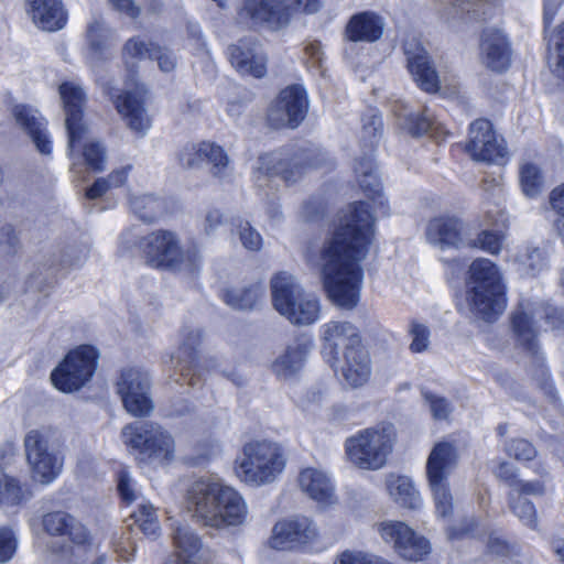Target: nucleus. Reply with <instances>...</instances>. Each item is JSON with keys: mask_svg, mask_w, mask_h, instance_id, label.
I'll return each instance as SVG.
<instances>
[{"mask_svg": "<svg viewBox=\"0 0 564 564\" xmlns=\"http://www.w3.org/2000/svg\"><path fill=\"white\" fill-rule=\"evenodd\" d=\"M319 332L322 352L328 364L339 361L340 351L362 345L359 329L348 321H329L321 326Z\"/></svg>", "mask_w": 564, "mask_h": 564, "instance_id": "16", "label": "nucleus"}, {"mask_svg": "<svg viewBox=\"0 0 564 564\" xmlns=\"http://www.w3.org/2000/svg\"><path fill=\"white\" fill-rule=\"evenodd\" d=\"M305 173L299 160H289L282 152L261 155L253 170V180L259 187L268 184L273 177L280 176L286 184L297 182Z\"/></svg>", "mask_w": 564, "mask_h": 564, "instance_id": "20", "label": "nucleus"}, {"mask_svg": "<svg viewBox=\"0 0 564 564\" xmlns=\"http://www.w3.org/2000/svg\"><path fill=\"white\" fill-rule=\"evenodd\" d=\"M307 108L305 89L299 85L286 87L269 108V123L273 128H295L304 119Z\"/></svg>", "mask_w": 564, "mask_h": 564, "instance_id": "15", "label": "nucleus"}, {"mask_svg": "<svg viewBox=\"0 0 564 564\" xmlns=\"http://www.w3.org/2000/svg\"><path fill=\"white\" fill-rule=\"evenodd\" d=\"M17 550V538L12 530L0 528V563L10 561Z\"/></svg>", "mask_w": 564, "mask_h": 564, "instance_id": "61", "label": "nucleus"}, {"mask_svg": "<svg viewBox=\"0 0 564 564\" xmlns=\"http://www.w3.org/2000/svg\"><path fill=\"white\" fill-rule=\"evenodd\" d=\"M372 528L373 531L381 539V541L384 544L390 545L394 552L401 545L402 541L405 538V534L411 529V527L408 523L400 520L391 519L378 521L373 524Z\"/></svg>", "mask_w": 564, "mask_h": 564, "instance_id": "43", "label": "nucleus"}, {"mask_svg": "<svg viewBox=\"0 0 564 564\" xmlns=\"http://www.w3.org/2000/svg\"><path fill=\"white\" fill-rule=\"evenodd\" d=\"M518 182L521 193L529 199L538 198L545 188V175L541 167L531 161L519 164Z\"/></svg>", "mask_w": 564, "mask_h": 564, "instance_id": "40", "label": "nucleus"}, {"mask_svg": "<svg viewBox=\"0 0 564 564\" xmlns=\"http://www.w3.org/2000/svg\"><path fill=\"white\" fill-rule=\"evenodd\" d=\"M58 93L65 111V127L69 137V148L72 149L87 131L83 113L86 93L76 80L62 83Z\"/></svg>", "mask_w": 564, "mask_h": 564, "instance_id": "17", "label": "nucleus"}, {"mask_svg": "<svg viewBox=\"0 0 564 564\" xmlns=\"http://www.w3.org/2000/svg\"><path fill=\"white\" fill-rule=\"evenodd\" d=\"M149 57L158 63L163 73H171L177 66L176 55L167 47L145 42L141 37L130 39L123 47V58L127 63Z\"/></svg>", "mask_w": 564, "mask_h": 564, "instance_id": "26", "label": "nucleus"}, {"mask_svg": "<svg viewBox=\"0 0 564 564\" xmlns=\"http://www.w3.org/2000/svg\"><path fill=\"white\" fill-rule=\"evenodd\" d=\"M507 261L521 275H535L546 268L543 252L528 245L509 250Z\"/></svg>", "mask_w": 564, "mask_h": 564, "instance_id": "35", "label": "nucleus"}, {"mask_svg": "<svg viewBox=\"0 0 564 564\" xmlns=\"http://www.w3.org/2000/svg\"><path fill=\"white\" fill-rule=\"evenodd\" d=\"M122 442L140 451L150 463L169 466L176 458V445L170 431L152 422H134L121 432Z\"/></svg>", "mask_w": 564, "mask_h": 564, "instance_id": "8", "label": "nucleus"}, {"mask_svg": "<svg viewBox=\"0 0 564 564\" xmlns=\"http://www.w3.org/2000/svg\"><path fill=\"white\" fill-rule=\"evenodd\" d=\"M147 261L155 268H165L188 274L200 268L202 256L198 248L183 250L175 234L159 230L147 236L142 243Z\"/></svg>", "mask_w": 564, "mask_h": 564, "instance_id": "7", "label": "nucleus"}, {"mask_svg": "<svg viewBox=\"0 0 564 564\" xmlns=\"http://www.w3.org/2000/svg\"><path fill=\"white\" fill-rule=\"evenodd\" d=\"M231 65L242 75L262 77L267 72L265 57L254 41H241L228 48Z\"/></svg>", "mask_w": 564, "mask_h": 564, "instance_id": "29", "label": "nucleus"}, {"mask_svg": "<svg viewBox=\"0 0 564 564\" xmlns=\"http://www.w3.org/2000/svg\"><path fill=\"white\" fill-rule=\"evenodd\" d=\"M118 490L122 500L128 503H139L145 499L140 491L138 484L127 470H121L118 477Z\"/></svg>", "mask_w": 564, "mask_h": 564, "instance_id": "55", "label": "nucleus"}, {"mask_svg": "<svg viewBox=\"0 0 564 564\" xmlns=\"http://www.w3.org/2000/svg\"><path fill=\"white\" fill-rule=\"evenodd\" d=\"M239 237L243 247L251 251L259 250L262 246L261 235L250 227L248 223L240 226Z\"/></svg>", "mask_w": 564, "mask_h": 564, "instance_id": "62", "label": "nucleus"}, {"mask_svg": "<svg viewBox=\"0 0 564 564\" xmlns=\"http://www.w3.org/2000/svg\"><path fill=\"white\" fill-rule=\"evenodd\" d=\"M19 248V239L10 226L0 229V249L4 254H13Z\"/></svg>", "mask_w": 564, "mask_h": 564, "instance_id": "63", "label": "nucleus"}, {"mask_svg": "<svg viewBox=\"0 0 564 564\" xmlns=\"http://www.w3.org/2000/svg\"><path fill=\"white\" fill-rule=\"evenodd\" d=\"M131 518L145 535L155 536L160 531L156 511L145 499L138 503L135 510L131 512Z\"/></svg>", "mask_w": 564, "mask_h": 564, "instance_id": "46", "label": "nucleus"}, {"mask_svg": "<svg viewBox=\"0 0 564 564\" xmlns=\"http://www.w3.org/2000/svg\"><path fill=\"white\" fill-rule=\"evenodd\" d=\"M319 532L315 522L305 517L296 516L278 521L269 539V544L275 550H294L315 542Z\"/></svg>", "mask_w": 564, "mask_h": 564, "instance_id": "14", "label": "nucleus"}, {"mask_svg": "<svg viewBox=\"0 0 564 564\" xmlns=\"http://www.w3.org/2000/svg\"><path fill=\"white\" fill-rule=\"evenodd\" d=\"M178 160L184 167H200L206 161L205 142L184 147L178 154Z\"/></svg>", "mask_w": 564, "mask_h": 564, "instance_id": "56", "label": "nucleus"}, {"mask_svg": "<svg viewBox=\"0 0 564 564\" xmlns=\"http://www.w3.org/2000/svg\"><path fill=\"white\" fill-rule=\"evenodd\" d=\"M506 452L517 460L527 462L536 456L533 445L523 438L512 440L506 445Z\"/></svg>", "mask_w": 564, "mask_h": 564, "instance_id": "59", "label": "nucleus"}, {"mask_svg": "<svg viewBox=\"0 0 564 564\" xmlns=\"http://www.w3.org/2000/svg\"><path fill=\"white\" fill-rule=\"evenodd\" d=\"M28 13L34 24L48 32L64 28L66 13L59 0H31Z\"/></svg>", "mask_w": 564, "mask_h": 564, "instance_id": "33", "label": "nucleus"}, {"mask_svg": "<svg viewBox=\"0 0 564 564\" xmlns=\"http://www.w3.org/2000/svg\"><path fill=\"white\" fill-rule=\"evenodd\" d=\"M264 289L261 284L249 288H235L226 290L223 294L225 303L235 310H252L263 299Z\"/></svg>", "mask_w": 564, "mask_h": 564, "instance_id": "42", "label": "nucleus"}, {"mask_svg": "<svg viewBox=\"0 0 564 564\" xmlns=\"http://www.w3.org/2000/svg\"><path fill=\"white\" fill-rule=\"evenodd\" d=\"M131 166L126 165L112 171L108 177L98 178L86 192L90 199H95L104 195L110 188L119 187L126 183L130 173Z\"/></svg>", "mask_w": 564, "mask_h": 564, "instance_id": "49", "label": "nucleus"}, {"mask_svg": "<svg viewBox=\"0 0 564 564\" xmlns=\"http://www.w3.org/2000/svg\"><path fill=\"white\" fill-rule=\"evenodd\" d=\"M400 124L403 126L412 135H422L433 128V122L426 115L423 116H401L398 115Z\"/></svg>", "mask_w": 564, "mask_h": 564, "instance_id": "58", "label": "nucleus"}, {"mask_svg": "<svg viewBox=\"0 0 564 564\" xmlns=\"http://www.w3.org/2000/svg\"><path fill=\"white\" fill-rule=\"evenodd\" d=\"M395 438L392 424L382 423L364 429L345 441L346 457L358 469H381L393 451Z\"/></svg>", "mask_w": 564, "mask_h": 564, "instance_id": "5", "label": "nucleus"}, {"mask_svg": "<svg viewBox=\"0 0 564 564\" xmlns=\"http://www.w3.org/2000/svg\"><path fill=\"white\" fill-rule=\"evenodd\" d=\"M202 332L197 328H184L181 333V343L177 351L180 361L195 360L197 347L202 343Z\"/></svg>", "mask_w": 564, "mask_h": 564, "instance_id": "52", "label": "nucleus"}, {"mask_svg": "<svg viewBox=\"0 0 564 564\" xmlns=\"http://www.w3.org/2000/svg\"><path fill=\"white\" fill-rule=\"evenodd\" d=\"M395 553L404 561L417 563L425 561L430 556L432 544L426 536L416 532L411 527Z\"/></svg>", "mask_w": 564, "mask_h": 564, "instance_id": "41", "label": "nucleus"}, {"mask_svg": "<svg viewBox=\"0 0 564 564\" xmlns=\"http://www.w3.org/2000/svg\"><path fill=\"white\" fill-rule=\"evenodd\" d=\"M271 291L274 308L290 323L311 325L319 319L318 297L306 292L292 274L281 272L274 275L271 280Z\"/></svg>", "mask_w": 564, "mask_h": 564, "instance_id": "6", "label": "nucleus"}, {"mask_svg": "<svg viewBox=\"0 0 564 564\" xmlns=\"http://www.w3.org/2000/svg\"><path fill=\"white\" fill-rule=\"evenodd\" d=\"M425 237L429 243L441 250L457 249L464 246L466 228L459 218L440 215L429 221Z\"/></svg>", "mask_w": 564, "mask_h": 564, "instance_id": "23", "label": "nucleus"}, {"mask_svg": "<svg viewBox=\"0 0 564 564\" xmlns=\"http://www.w3.org/2000/svg\"><path fill=\"white\" fill-rule=\"evenodd\" d=\"M423 398L430 406L431 413L435 420H444L451 412L449 403L432 392L423 391Z\"/></svg>", "mask_w": 564, "mask_h": 564, "instance_id": "60", "label": "nucleus"}, {"mask_svg": "<svg viewBox=\"0 0 564 564\" xmlns=\"http://www.w3.org/2000/svg\"><path fill=\"white\" fill-rule=\"evenodd\" d=\"M467 151L476 161L497 162L507 155L505 140L497 135L490 121L475 120L469 129Z\"/></svg>", "mask_w": 564, "mask_h": 564, "instance_id": "18", "label": "nucleus"}, {"mask_svg": "<svg viewBox=\"0 0 564 564\" xmlns=\"http://www.w3.org/2000/svg\"><path fill=\"white\" fill-rule=\"evenodd\" d=\"M340 373L345 383L351 388H358L367 383L371 376V359L369 352L360 345L350 348L339 356V361L329 364Z\"/></svg>", "mask_w": 564, "mask_h": 564, "instance_id": "25", "label": "nucleus"}, {"mask_svg": "<svg viewBox=\"0 0 564 564\" xmlns=\"http://www.w3.org/2000/svg\"><path fill=\"white\" fill-rule=\"evenodd\" d=\"M187 510L203 525L226 530L243 525L248 506L240 492L219 478L202 477L186 489Z\"/></svg>", "mask_w": 564, "mask_h": 564, "instance_id": "2", "label": "nucleus"}, {"mask_svg": "<svg viewBox=\"0 0 564 564\" xmlns=\"http://www.w3.org/2000/svg\"><path fill=\"white\" fill-rule=\"evenodd\" d=\"M297 481L302 492L319 506L329 507L337 503L335 481L326 470L316 467L303 468Z\"/></svg>", "mask_w": 564, "mask_h": 564, "instance_id": "24", "label": "nucleus"}, {"mask_svg": "<svg viewBox=\"0 0 564 564\" xmlns=\"http://www.w3.org/2000/svg\"><path fill=\"white\" fill-rule=\"evenodd\" d=\"M288 457L283 447L269 440H251L243 444L235 460L237 478L252 487L274 482L284 471Z\"/></svg>", "mask_w": 564, "mask_h": 564, "instance_id": "4", "label": "nucleus"}, {"mask_svg": "<svg viewBox=\"0 0 564 564\" xmlns=\"http://www.w3.org/2000/svg\"><path fill=\"white\" fill-rule=\"evenodd\" d=\"M432 491L435 514L440 519H447L453 513V496L448 482H427Z\"/></svg>", "mask_w": 564, "mask_h": 564, "instance_id": "50", "label": "nucleus"}, {"mask_svg": "<svg viewBox=\"0 0 564 564\" xmlns=\"http://www.w3.org/2000/svg\"><path fill=\"white\" fill-rule=\"evenodd\" d=\"M511 509L519 520L528 528L538 530L539 520L534 505L523 496H512Z\"/></svg>", "mask_w": 564, "mask_h": 564, "instance_id": "53", "label": "nucleus"}, {"mask_svg": "<svg viewBox=\"0 0 564 564\" xmlns=\"http://www.w3.org/2000/svg\"><path fill=\"white\" fill-rule=\"evenodd\" d=\"M99 359V351L90 345H80L64 357L51 375L52 383L62 392L80 390L93 378Z\"/></svg>", "mask_w": 564, "mask_h": 564, "instance_id": "11", "label": "nucleus"}, {"mask_svg": "<svg viewBox=\"0 0 564 564\" xmlns=\"http://www.w3.org/2000/svg\"><path fill=\"white\" fill-rule=\"evenodd\" d=\"M404 54L408 61V68L419 87L427 93L438 89V76L430 63L426 51L420 40L412 35L404 42Z\"/></svg>", "mask_w": 564, "mask_h": 564, "instance_id": "22", "label": "nucleus"}, {"mask_svg": "<svg viewBox=\"0 0 564 564\" xmlns=\"http://www.w3.org/2000/svg\"><path fill=\"white\" fill-rule=\"evenodd\" d=\"M544 492L543 485L540 481H516L513 484V494L517 496H525V495H532V496H540Z\"/></svg>", "mask_w": 564, "mask_h": 564, "instance_id": "64", "label": "nucleus"}, {"mask_svg": "<svg viewBox=\"0 0 564 564\" xmlns=\"http://www.w3.org/2000/svg\"><path fill=\"white\" fill-rule=\"evenodd\" d=\"M355 172L359 177V185L372 203L373 212L387 214L388 207L384 196L381 192V185L378 176L373 173V160L367 156L355 167Z\"/></svg>", "mask_w": 564, "mask_h": 564, "instance_id": "36", "label": "nucleus"}, {"mask_svg": "<svg viewBox=\"0 0 564 564\" xmlns=\"http://www.w3.org/2000/svg\"><path fill=\"white\" fill-rule=\"evenodd\" d=\"M131 210L145 223H152L164 213V203L153 195H139L130 199Z\"/></svg>", "mask_w": 564, "mask_h": 564, "instance_id": "45", "label": "nucleus"}, {"mask_svg": "<svg viewBox=\"0 0 564 564\" xmlns=\"http://www.w3.org/2000/svg\"><path fill=\"white\" fill-rule=\"evenodd\" d=\"M25 498L19 481L0 470V507L8 510L19 506Z\"/></svg>", "mask_w": 564, "mask_h": 564, "instance_id": "48", "label": "nucleus"}, {"mask_svg": "<svg viewBox=\"0 0 564 564\" xmlns=\"http://www.w3.org/2000/svg\"><path fill=\"white\" fill-rule=\"evenodd\" d=\"M308 350L304 341L292 343L272 362V371L282 380L291 379L303 368Z\"/></svg>", "mask_w": 564, "mask_h": 564, "instance_id": "34", "label": "nucleus"}, {"mask_svg": "<svg viewBox=\"0 0 564 564\" xmlns=\"http://www.w3.org/2000/svg\"><path fill=\"white\" fill-rule=\"evenodd\" d=\"M24 446L32 479L41 485L52 484L62 471V457L50 449L45 435L36 430L26 434Z\"/></svg>", "mask_w": 564, "mask_h": 564, "instance_id": "13", "label": "nucleus"}, {"mask_svg": "<svg viewBox=\"0 0 564 564\" xmlns=\"http://www.w3.org/2000/svg\"><path fill=\"white\" fill-rule=\"evenodd\" d=\"M409 332L412 337L410 350L415 354L427 350L430 346V329L424 324L412 322Z\"/></svg>", "mask_w": 564, "mask_h": 564, "instance_id": "57", "label": "nucleus"}, {"mask_svg": "<svg viewBox=\"0 0 564 564\" xmlns=\"http://www.w3.org/2000/svg\"><path fill=\"white\" fill-rule=\"evenodd\" d=\"M373 238L375 217L369 202L354 203L343 212L318 252L310 257V263L319 270L325 292L335 305L351 310L358 304L364 279L360 262Z\"/></svg>", "mask_w": 564, "mask_h": 564, "instance_id": "1", "label": "nucleus"}, {"mask_svg": "<svg viewBox=\"0 0 564 564\" xmlns=\"http://www.w3.org/2000/svg\"><path fill=\"white\" fill-rule=\"evenodd\" d=\"M113 33L104 23L94 21L87 29V48L85 58L87 65L95 74L102 70L110 56V48L113 45Z\"/></svg>", "mask_w": 564, "mask_h": 564, "instance_id": "28", "label": "nucleus"}, {"mask_svg": "<svg viewBox=\"0 0 564 564\" xmlns=\"http://www.w3.org/2000/svg\"><path fill=\"white\" fill-rule=\"evenodd\" d=\"M467 151L476 161L497 162L507 155L505 140L497 135L490 121L475 120L469 129Z\"/></svg>", "mask_w": 564, "mask_h": 564, "instance_id": "19", "label": "nucleus"}, {"mask_svg": "<svg viewBox=\"0 0 564 564\" xmlns=\"http://www.w3.org/2000/svg\"><path fill=\"white\" fill-rule=\"evenodd\" d=\"M42 524L48 534L66 535L75 545L90 546L93 544V535L88 529L67 512H48L43 516Z\"/></svg>", "mask_w": 564, "mask_h": 564, "instance_id": "27", "label": "nucleus"}, {"mask_svg": "<svg viewBox=\"0 0 564 564\" xmlns=\"http://www.w3.org/2000/svg\"><path fill=\"white\" fill-rule=\"evenodd\" d=\"M547 64L557 77L564 78V21L547 35Z\"/></svg>", "mask_w": 564, "mask_h": 564, "instance_id": "44", "label": "nucleus"}, {"mask_svg": "<svg viewBox=\"0 0 564 564\" xmlns=\"http://www.w3.org/2000/svg\"><path fill=\"white\" fill-rule=\"evenodd\" d=\"M321 0H243L240 17L271 31L286 28L297 12L315 13Z\"/></svg>", "mask_w": 564, "mask_h": 564, "instance_id": "9", "label": "nucleus"}, {"mask_svg": "<svg viewBox=\"0 0 564 564\" xmlns=\"http://www.w3.org/2000/svg\"><path fill=\"white\" fill-rule=\"evenodd\" d=\"M382 20L377 14L364 12L350 19L346 28V34L354 42H373L382 35Z\"/></svg>", "mask_w": 564, "mask_h": 564, "instance_id": "38", "label": "nucleus"}, {"mask_svg": "<svg viewBox=\"0 0 564 564\" xmlns=\"http://www.w3.org/2000/svg\"><path fill=\"white\" fill-rule=\"evenodd\" d=\"M117 391L123 406L133 416L150 415L154 409L151 395V379L147 371L127 368L121 371Z\"/></svg>", "mask_w": 564, "mask_h": 564, "instance_id": "12", "label": "nucleus"}, {"mask_svg": "<svg viewBox=\"0 0 564 564\" xmlns=\"http://www.w3.org/2000/svg\"><path fill=\"white\" fill-rule=\"evenodd\" d=\"M503 241L505 235L501 231L486 229L478 234L476 239L473 241V247L497 256L502 249Z\"/></svg>", "mask_w": 564, "mask_h": 564, "instance_id": "54", "label": "nucleus"}, {"mask_svg": "<svg viewBox=\"0 0 564 564\" xmlns=\"http://www.w3.org/2000/svg\"><path fill=\"white\" fill-rule=\"evenodd\" d=\"M457 451L453 444H435L426 460L427 482H448L449 474L457 465Z\"/></svg>", "mask_w": 564, "mask_h": 564, "instance_id": "32", "label": "nucleus"}, {"mask_svg": "<svg viewBox=\"0 0 564 564\" xmlns=\"http://www.w3.org/2000/svg\"><path fill=\"white\" fill-rule=\"evenodd\" d=\"M17 123L32 138L36 149L42 154H50L52 141L46 131V122L36 109L25 105H17L12 109Z\"/></svg>", "mask_w": 564, "mask_h": 564, "instance_id": "31", "label": "nucleus"}, {"mask_svg": "<svg viewBox=\"0 0 564 564\" xmlns=\"http://www.w3.org/2000/svg\"><path fill=\"white\" fill-rule=\"evenodd\" d=\"M173 541L177 556L176 564H197L200 540L188 525H177L173 533Z\"/></svg>", "mask_w": 564, "mask_h": 564, "instance_id": "39", "label": "nucleus"}, {"mask_svg": "<svg viewBox=\"0 0 564 564\" xmlns=\"http://www.w3.org/2000/svg\"><path fill=\"white\" fill-rule=\"evenodd\" d=\"M480 61L494 72L506 70L511 62V52L507 37L500 31H486L480 43Z\"/></svg>", "mask_w": 564, "mask_h": 564, "instance_id": "30", "label": "nucleus"}, {"mask_svg": "<svg viewBox=\"0 0 564 564\" xmlns=\"http://www.w3.org/2000/svg\"><path fill=\"white\" fill-rule=\"evenodd\" d=\"M386 485L389 497L402 508L415 510L423 506V499L411 478L389 475Z\"/></svg>", "mask_w": 564, "mask_h": 564, "instance_id": "37", "label": "nucleus"}, {"mask_svg": "<svg viewBox=\"0 0 564 564\" xmlns=\"http://www.w3.org/2000/svg\"><path fill=\"white\" fill-rule=\"evenodd\" d=\"M206 161L210 165L213 175L221 177L227 174L229 170V158L225 150L212 142H205Z\"/></svg>", "mask_w": 564, "mask_h": 564, "instance_id": "51", "label": "nucleus"}, {"mask_svg": "<svg viewBox=\"0 0 564 564\" xmlns=\"http://www.w3.org/2000/svg\"><path fill=\"white\" fill-rule=\"evenodd\" d=\"M108 94L113 98L116 109L128 128L139 137H144L151 129L152 122L141 97L144 94L143 87L135 84L133 91L127 90L118 96H113L111 91Z\"/></svg>", "mask_w": 564, "mask_h": 564, "instance_id": "21", "label": "nucleus"}, {"mask_svg": "<svg viewBox=\"0 0 564 564\" xmlns=\"http://www.w3.org/2000/svg\"><path fill=\"white\" fill-rule=\"evenodd\" d=\"M564 325V314L555 308L521 303L512 314L511 327L517 343L528 352H538V333L540 329L561 328Z\"/></svg>", "mask_w": 564, "mask_h": 564, "instance_id": "10", "label": "nucleus"}, {"mask_svg": "<svg viewBox=\"0 0 564 564\" xmlns=\"http://www.w3.org/2000/svg\"><path fill=\"white\" fill-rule=\"evenodd\" d=\"M87 134L88 130L82 137L80 141H77L72 149L68 147V150L73 152L77 144L85 141L83 144V156L86 165L93 171H102L106 163L105 148L99 141L88 138Z\"/></svg>", "mask_w": 564, "mask_h": 564, "instance_id": "47", "label": "nucleus"}, {"mask_svg": "<svg viewBox=\"0 0 564 564\" xmlns=\"http://www.w3.org/2000/svg\"><path fill=\"white\" fill-rule=\"evenodd\" d=\"M466 302L470 314L487 322L497 319L507 307L506 285L500 269L486 258L469 265Z\"/></svg>", "mask_w": 564, "mask_h": 564, "instance_id": "3", "label": "nucleus"}]
</instances>
